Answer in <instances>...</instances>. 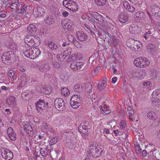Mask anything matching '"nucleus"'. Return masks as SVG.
<instances>
[{
  "mask_svg": "<svg viewBox=\"0 0 160 160\" xmlns=\"http://www.w3.org/2000/svg\"><path fill=\"white\" fill-rule=\"evenodd\" d=\"M135 148L137 153H140L142 152L141 148L139 144H137L135 146Z\"/></svg>",
  "mask_w": 160,
  "mask_h": 160,
  "instance_id": "49",
  "label": "nucleus"
},
{
  "mask_svg": "<svg viewBox=\"0 0 160 160\" xmlns=\"http://www.w3.org/2000/svg\"><path fill=\"white\" fill-rule=\"evenodd\" d=\"M147 115L148 117L151 120H155L157 119V115L153 111L148 112H147Z\"/></svg>",
  "mask_w": 160,
  "mask_h": 160,
  "instance_id": "19",
  "label": "nucleus"
},
{
  "mask_svg": "<svg viewBox=\"0 0 160 160\" xmlns=\"http://www.w3.org/2000/svg\"><path fill=\"white\" fill-rule=\"evenodd\" d=\"M35 104L36 109L38 111L40 112L45 106V102L44 100L39 99Z\"/></svg>",
  "mask_w": 160,
  "mask_h": 160,
  "instance_id": "8",
  "label": "nucleus"
},
{
  "mask_svg": "<svg viewBox=\"0 0 160 160\" xmlns=\"http://www.w3.org/2000/svg\"><path fill=\"white\" fill-rule=\"evenodd\" d=\"M96 19L98 21L101 22L103 21L102 17L100 14H99L97 18Z\"/></svg>",
  "mask_w": 160,
  "mask_h": 160,
  "instance_id": "58",
  "label": "nucleus"
},
{
  "mask_svg": "<svg viewBox=\"0 0 160 160\" xmlns=\"http://www.w3.org/2000/svg\"><path fill=\"white\" fill-rule=\"evenodd\" d=\"M134 15L136 17H138L142 19H145L146 18V15L143 12L138 11L136 12L134 14Z\"/></svg>",
  "mask_w": 160,
  "mask_h": 160,
  "instance_id": "25",
  "label": "nucleus"
},
{
  "mask_svg": "<svg viewBox=\"0 0 160 160\" xmlns=\"http://www.w3.org/2000/svg\"><path fill=\"white\" fill-rule=\"evenodd\" d=\"M38 10V7L34 8L33 10V14L35 17H40Z\"/></svg>",
  "mask_w": 160,
  "mask_h": 160,
  "instance_id": "45",
  "label": "nucleus"
},
{
  "mask_svg": "<svg viewBox=\"0 0 160 160\" xmlns=\"http://www.w3.org/2000/svg\"><path fill=\"white\" fill-rule=\"evenodd\" d=\"M54 43L51 42V41H48L47 42V44L48 45V46L52 50V46H53V45L54 44Z\"/></svg>",
  "mask_w": 160,
  "mask_h": 160,
  "instance_id": "56",
  "label": "nucleus"
},
{
  "mask_svg": "<svg viewBox=\"0 0 160 160\" xmlns=\"http://www.w3.org/2000/svg\"><path fill=\"white\" fill-rule=\"evenodd\" d=\"M76 34L78 39L80 41H85L87 38V35L82 32L78 31L77 32Z\"/></svg>",
  "mask_w": 160,
  "mask_h": 160,
  "instance_id": "15",
  "label": "nucleus"
},
{
  "mask_svg": "<svg viewBox=\"0 0 160 160\" xmlns=\"http://www.w3.org/2000/svg\"><path fill=\"white\" fill-rule=\"evenodd\" d=\"M2 158L6 160H10L13 157L12 152L7 149H5L2 152Z\"/></svg>",
  "mask_w": 160,
  "mask_h": 160,
  "instance_id": "6",
  "label": "nucleus"
},
{
  "mask_svg": "<svg viewBox=\"0 0 160 160\" xmlns=\"http://www.w3.org/2000/svg\"><path fill=\"white\" fill-rule=\"evenodd\" d=\"M62 15L64 17H66L68 15V12L66 11H63L62 12Z\"/></svg>",
  "mask_w": 160,
  "mask_h": 160,
  "instance_id": "62",
  "label": "nucleus"
},
{
  "mask_svg": "<svg viewBox=\"0 0 160 160\" xmlns=\"http://www.w3.org/2000/svg\"><path fill=\"white\" fill-rule=\"evenodd\" d=\"M8 137L12 141H15L17 138L16 134L14 132L12 133V134L10 135Z\"/></svg>",
  "mask_w": 160,
  "mask_h": 160,
  "instance_id": "50",
  "label": "nucleus"
},
{
  "mask_svg": "<svg viewBox=\"0 0 160 160\" xmlns=\"http://www.w3.org/2000/svg\"><path fill=\"white\" fill-rule=\"evenodd\" d=\"M84 123H82L78 127V129L79 131L83 134H86L87 133H88V130L89 129V126L84 125Z\"/></svg>",
  "mask_w": 160,
  "mask_h": 160,
  "instance_id": "9",
  "label": "nucleus"
},
{
  "mask_svg": "<svg viewBox=\"0 0 160 160\" xmlns=\"http://www.w3.org/2000/svg\"><path fill=\"white\" fill-rule=\"evenodd\" d=\"M14 56V53L12 51H8L4 53L2 57V59L3 62L7 63L8 61H11Z\"/></svg>",
  "mask_w": 160,
  "mask_h": 160,
  "instance_id": "5",
  "label": "nucleus"
},
{
  "mask_svg": "<svg viewBox=\"0 0 160 160\" xmlns=\"http://www.w3.org/2000/svg\"><path fill=\"white\" fill-rule=\"evenodd\" d=\"M24 128L26 133L29 134V135H32L33 134V132L31 127L29 124H25L24 125Z\"/></svg>",
  "mask_w": 160,
  "mask_h": 160,
  "instance_id": "18",
  "label": "nucleus"
},
{
  "mask_svg": "<svg viewBox=\"0 0 160 160\" xmlns=\"http://www.w3.org/2000/svg\"><path fill=\"white\" fill-rule=\"evenodd\" d=\"M143 85L146 87V88H147L148 89L150 88L151 83L149 82H144L143 83Z\"/></svg>",
  "mask_w": 160,
  "mask_h": 160,
  "instance_id": "51",
  "label": "nucleus"
},
{
  "mask_svg": "<svg viewBox=\"0 0 160 160\" xmlns=\"http://www.w3.org/2000/svg\"><path fill=\"white\" fill-rule=\"evenodd\" d=\"M76 65V62H73L71 63L70 65V68L73 71H77V68Z\"/></svg>",
  "mask_w": 160,
  "mask_h": 160,
  "instance_id": "47",
  "label": "nucleus"
},
{
  "mask_svg": "<svg viewBox=\"0 0 160 160\" xmlns=\"http://www.w3.org/2000/svg\"><path fill=\"white\" fill-rule=\"evenodd\" d=\"M99 13L95 12H94L92 13V16L96 19H97Z\"/></svg>",
  "mask_w": 160,
  "mask_h": 160,
  "instance_id": "59",
  "label": "nucleus"
},
{
  "mask_svg": "<svg viewBox=\"0 0 160 160\" xmlns=\"http://www.w3.org/2000/svg\"><path fill=\"white\" fill-rule=\"evenodd\" d=\"M68 39H72V41H71L70 40V39H69V40L71 42H73V43H74V42H76V41H77L76 39H75L72 36H70V37H69L68 38Z\"/></svg>",
  "mask_w": 160,
  "mask_h": 160,
  "instance_id": "57",
  "label": "nucleus"
},
{
  "mask_svg": "<svg viewBox=\"0 0 160 160\" xmlns=\"http://www.w3.org/2000/svg\"><path fill=\"white\" fill-rule=\"evenodd\" d=\"M61 93L62 95L66 97L69 95L70 92L69 90L67 88H63L61 89Z\"/></svg>",
  "mask_w": 160,
  "mask_h": 160,
  "instance_id": "31",
  "label": "nucleus"
},
{
  "mask_svg": "<svg viewBox=\"0 0 160 160\" xmlns=\"http://www.w3.org/2000/svg\"><path fill=\"white\" fill-rule=\"evenodd\" d=\"M54 106L58 111H62L65 109L63 100L61 98L56 99L54 101Z\"/></svg>",
  "mask_w": 160,
  "mask_h": 160,
  "instance_id": "4",
  "label": "nucleus"
},
{
  "mask_svg": "<svg viewBox=\"0 0 160 160\" xmlns=\"http://www.w3.org/2000/svg\"><path fill=\"white\" fill-rule=\"evenodd\" d=\"M14 132L12 128H9L8 129L7 133L8 136Z\"/></svg>",
  "mask_w": 160,
  "mask_h": 160,
  "instance_id": "52",
  "label": "nucleus"
},
{
  "mask_svg": "<svg viewBox=\"0 0 160 160\" xmlns=\"http://www.w3.org/2000/svg\"><path fill=\"white\" fill-rule=\"evenodd\" d=\"M57 57L59 60L62 61L66 58V55L63 52L60 55H57Z\"/></svg>",
  "mask_w": 160,
  "mask_h": 160,
  "instance_id": "37",
  "label": "nucleus"
},
{
  "mask_svg": "<svg viewBox=\"0 0 160 160\" xmlns=\"http://www.w3.org/2000/svg\"><path fill=\"white\" fill-rule=\"evenodd\" d=\"M15 98L14 97L10 96L6 100V103L8 105H15L16 104V101Z\"/></svg>",
  "mask_w": 160,
  "mask_h": 160,
  "instance_id": "20",
  "label": "nucleus"
},
{
  "mask_svg": "<svg viewBox=\"0 0 160 160\" xmlns=\"http://www.w3.org/2000/svg\"><path fill=\"white\" fill-rule=\"evenodd\" d=\"M36 38L32 36H27L24 38L25 43H28V42L30 41L31 40H35Z\"/></svg>",
  "mask_w": 160,
  "mask_h": 160,
  "instance_id": "35",
  "label": "nucleus"
},
{
  "mask_svg": "<svg viewBox=\"0 0 160 160\" xmlns=\"http://www.w3.org/2000/svg\"><path fill=\"white\" fill-rule=\"evenodd\" d=\"M155 48L154 45L152 44H149L147 47V51L149 52H153L154 51Z\"/></svg>",
  "mask_w": 160,
  "mask_h": 160,
  "instance_id": "32",
  "label": "nucleus"
},
{
  "mask_svg": "<svg viewBox=\"0 0 160 160\" xmlns=\"http://www.w3.org/2000/svg\"><path fill=\"white\" fill-rule=\"evenodd\" d=\"M81 102H70L71 106L74 108H77L80 105V103Z\"/></svg>",
  "mask_w": 160,
  "mask_h": 160,
  "instance_id": "34",
  "label": "nucleus"
},
{
  "mask_svg": "<svg viewBox=\"0 0 160 160\" xmlns=\"http://www.w3.org/2000/svg\"><path fill=\"white\" fill-rule=\"evenodd\" d=\"M50 67L48 64H43L39 68V70L42 72H45L50 69Z\"/></svg>",
  "mask_w": 160,
  "mask_h": 160,
  "instance_id": "24",
  "label": "nucleus"
},
{
  "mask_svg": "<svg viewBox=\"0 0 160 160\" xmlns=\"http://www.w3.org/2000/svg\"><path fill=\"white\" fill-rule=\"evenodd\" d=\"M71 2H72V1H68L67 0H64L62 2L63 5L64 6H65L66 8V7H69Z\"/></svg>",
  "mask_w": 160,
  "mask_h": 160,
  "instance_id": "46",
  "label": "nucleus"
},
{
  "mask_svg": "<svg viewBox=\"0 0 160 160\" xmlns=\"http://www.w3.org/2000/svg\"><path fill=\"white\" fill-rule=\"evenodd\" d=\"M33 49L34 50V52H35L37 58L38 57L39 55H40L41 52L38 49L33 48Z\"/></svg>",
  "mask_w": 160,
  "mask_h": 160,
  "instance_id": "53",
  "label": "nucleus"
},
{
  "mask_svg": "<svg viewBox=\"0 0 160 160\" xmlns=\"http://www.w3.org/2000/svg\"><path fill=\"white\" fill-rule=\"evenodd\" d=\"M62 25L64 28H66L68 30H70L72 28V26L71 25L70 22L66 23L65 24H63V22H62Z\"/></svg>",
  "mask_w": 160,
  "mask_h": 160,
  "instance_id": "38",
  "label": "nucleus"
},
{
  "mask_svg": "<svg viewBox=\"0 0 160 160\" xmlns=\"http://www.w3.org/2000/svg\"><path fill=\"white\" fill-rule=\"evenodd\" d=\"M107 86V81L106 78L99 82L98 87L99 91H102Z\"/></svg>",
  "mask_w": 160,
  "mask_h": 160,
  "instance_id": "17",
  "label": "nucleus"
},
{
  "mask_svg": "<svg viewBox=\"0 0 160 160\" xmlns=\"http://www.w3.org/2000/svg\"><path fill=\"white\" fill-rule=\"evenodd\" d=\"M146 73L145 71H136L132 73V77L135 78H138L142 79L146 76Z\"/></svg>",
  "mask_w": 160,
  "mask_h": 160,
  "instance_id": "7",
  "label": "nucleus"
},
{
  "mask_svg": "<svg viewBox=\"0 0 160 160\" xmlns=\"http://www.w3.org/2000/svg\"><path fill=\"white\" fill-rule=\"evenodd\" d=\"M142 47V45L141 42L138 41H134V45L132 46L134 50H138L140 49Z\"/></svg>",
  "mask_w": 160,
  "mask_h": 160,
  "instance_id": "29",
  "label": "nucleus"
},
{
  "mask_svg": "<svg viewBox=\"0 0 160 160\" xmlns=\"http://www.w3.org/2000/svg\"><path fill=\"white\" fill-rule=\"evenodd\" d=\"M138 27V26H135L134 25H131L129 27V31L132 33H137Z\"/></svg>",
  "mask_w": 160,
  "mask_h": 160,
  "instance_id": "27",
  "label": "nucleus"
},
{
  "mask_svg": "<svg viewBox=\"0 0 160 160\" xmlns=\"http://www.w3.org/2000/svg\"><path fill=\"white\" fill-rule=\"evenodd\" d=\"M9 2H11L10 7L13 11H18L20 5L18 2H14V0H7Z\"/></svg>",
  "mask_w": 160,
  "mask_h": 160,
  "instance_id": "16",
  "label": "nucleus"
},
{
  "mask_svg": "<svg viewBox=\"0 0 160 160\" xmlns=\"http://www.w3.org/2000/svg\"><path fill=\"white\" fill-rule=\"evenodd\" d=\"M35 40H31L30 41L28 42V43L26 44L28 46V47H33L35 45Z\"/></svg>",
  "mask_w": 160,
  "mask_h": 160,
  "instance_id": "40",
  "label": "nucleus"
},
{
  "mask_svg": "<svg viewBox=\"0 0 160 160\" xmlns=\"http://www.w3.org/2000/svg\"><path fill=\"white\" fill-rule=\"evenodd\" d=\"M84 29L88 32H89V31H91V28L90 27L86 24H84Z\"/></svg>",
  "mask_w": 160,
  "mask_h": 160,
  "instance_id": "55",
  "label": "nucleus"
},
{
  "mask_svg": "<svg viewBox=\"0 0 160 160\" xmlns=\"http://www.w3.org/2000/svg\"><path fill=\"white\" fill-rule=\"evenodd\" d=\"M140 68H143L148 66L150 63L148 59L144 57H140Z\"/></svg>",
  "mask_w": 160,
  "mask_h": 160,
  "instance_id": "10",
  "label": "nucleus"
},
{
  "mask_svg": "<svg viewBox=\"0 0 160 160\" xmlns=\"http://www.w3.org/2000/svg\"><path fill=\"white\" fill-rule=\"evenodd\" d=\"M34 49H33V52H32V53L30 54L31 56L30 58L34 59V58H37L36 52H34Z\"/></svg>",
  "mask_w": 160,
  "mask_h": 160,
  "instance_id": "54",
  "label": "nucleus"
},
{
  "mask_svg": "<svg viewBox=\"0 0 160 160\" xmlns=\"http://www.w3.org/2000/svg\"><path fill=\"white\" fill-rule=\"evenodd\" d=\"M66 8L73 12H76L78 10V6L77 3L73 1H72L70 2L69 7H66Z\"/></svg>",
  "mask_w": 160,
  "mask_h": 160,
  "instance_id": "13",
  "label": "nucleus"
},
{
  "mask_svg": "<svg viewBox=\"0 0 160 160\" xmlns=\"http://www.w3.org/2000/svg\"><path fill=\"white\" fill-rule=\"evenodd\" d=\"M45 22L48 25H51L54 22L53 18L52 17L47 16L45 19Z\"/></svg>",
  "mask_w": 160,
  "mask_h": 160,
  "instance_id": "23",
  "label": "nucleus"
},
{
  "mask_svg": "<svg viewBox=\"0 0 160 160\" xmlns=\"http://www.w3.org/2000/svg\"><path fill=\"white\" fill-rule=\"evenodd\" d=\"M40 153L41 156L43 157H46L48 154V152H46L45 150V148H41L40 149Z\"/></svg>",
  "mask_w": 160,
  "mask_h": 160,
  "instance_id": "41",
  "label": "nucleus"
},
{
  "mask_svg": "<svg viewBox=\"0 0 160 160\" xmlns=\"http://www.w3.org/2000/svg\"><path fill=\"white\" fill-rule=\"evenodd\" d=\"M81 102V99L80 97V96H79L77 95H74L71 98L70 102Z\"/></svg>",
  "mask_w": 160,
  "mask_h": 160,
  "instance_id": "28",
  "label": "nucleus"
},
{
  "mask_svg": "<svg viewBox=\"0 0 160 160\" xmlns=\"http://www.w3.org/2000/svg\"><path fill=\"white\" fill-rule=\"evenodd\" d=\"M106 0H95V2L98 6H104L106 3Z\"/></svg>",
  "mask_w": 160,
  "mask_h": 160,
  "instance_id": "33",
  "label": "nucleus"
},
{
  "mask_svg": "<svg viewBox=\"0 0 160 160\" xmlns=\"http://www.w3.org/2000/svg\"><path fill=\"white\" fill-rule=\"evenodd\" d=\"M27 6L24 5L23 6H21L20 8H18L17 12L19 13L24 14L26 13V11L27 9Z\"/></svg>",
  "mask_w": 160,
  "mask_h": 160,
  "instance_id": "30",
  "label": "nucleus"
},
{
  "mask_svg": "<svg viewBox=\"0 0 160 160\" xmlns=\"http://www.w3.org/2000/svg\"><path fill=\"white\" fill-rule=\"evenodd\" d=\"M152 97L154 98L160 99V89L156 90L153 92L152 94Z\"/></svg>",
  "mask_w": 160,
  "mask_h": 160,
  "instance_id": "21",
  "label": "nucleus"
},
{
  "mask_svg": "<svg viewBox=\"0 0 160 160\" xmlns=\"http://www.w3.org/2000/svg\"><path fill=\"white\" fill-rule=\"evenodd\" d=\"M88 156V157L92 156L93 157L97 158L102 154V153L105 152V151L102 150L99 147H97L94 144L92 143L89 147V149L87 151Z\"/></svg>",
  "mask_w": 160,
  "mask_h": 160,
  "instance_id": "1",
  "label": "nucleus"
},
{
  "mask_svg": "<svg viewBox=\"0 0 160 160\" xmlns=\"http://www.w3.org/2000/svg\"><path fill=\"white\" fill-rule=\"evenodd\" d=\"M9 76L10 77H12L14 74V72L13 70H10L9 72Z\"/></svg>",
  "mask_w": 160,
  "mask_h": 160,
  "instance_id": "60",
  "label": "nucleus"
},
{
  "mask_svg": "<svg viewBox=\"0 0 160 160\" xmlns=\"http://www.w3.org/2000/svg\"><path fill=\"white\" fill-rule=\"evenodd\" d=\"M120 128L123 129L126 126V122L124 120H122L120 123Z\"/></svg>",
  "mask_w": 160,
  "mask_h": 160,
  "instance_id": "48",
  "label": "nucleus"
},
{
  "mask_svg": "<svg viewBox=\"0 0 160 160\" xmlns=\"http://www.w3.org/2000/svg\"><path fill=\"white\" fill-rule=\"evenodd\" d=\"M133 63L137 67L140 68V57L137 58L134 60Z\"/></svg>",
  "mask_w": 160,
  "mask_h": 160,
  "instance_id": "39",
  "label": "nucleus"
},
{
  "mask_svg": "<svg viewBox=\"0 0 160 160\" xmlns=\"http://www.w3.org/2000/svg\"><path fill=\"white\" fill-rule=\"evenodd\" d=\"M76 65L77 68V70L78 69H80L82 68V67L83 66L84 64L83 62H76Z\"/></svg>",
  "mask_w": 160,
  "mask_h": 160,
  "instance_id": "42",
  "label": "nucleus"
},
{
  "mask_svg": "<svg viewBox=\"0 0 160 160\" xmlns=\"http://www.w3.org/2000/svg\"><path fill=\"white\" fill-rule=\"evenodd\" d=\"M153 157L157 160H160V152H156V149L154 150L152 153Z\"/></svg>",
  "mask_w": 160,
  "mask_h": 160,
  "instance_id": "36",
  "label": "nucleus"
},
{
  "mask_svg": "<svg viewBox=\"0 0 160 160\" xmlns=\"http://www.w3.org/2000/svg\"><path fill=\"white\" fill-rule=\"evenodd\" d=\"M128 18V15L125 12H122L119 15V19L120 22L122 23H124L126 22Z\"/></svg>",
  "mask_w": 160,
  "mask_h": 160,
  "instance_id": "11",
  "label": "nucleus"
},
{
  "mask_svg": "<svg viewBox=\"0 0 160 160\" xmlns=\"http://www.w3.org/2000/svg\"><path fill=\"white\" fill-rule=\"evenodd\" d=\"M33 49L32 47H26L23 50V53L26 57L30 58V54L33 52Z\"/></svg>",
  "mask_w": 160,
  "mask_h": 160,
  "instance_id": "12",
  "label": "nucleus"
},
{
  "mask_svg": "<svg viewBox=\"0 0 160 160\" xmlns=\"http://www.w3.org/2000/svg\"><path fill=\"white\" fill-rule=\"evenodd\" d=\"M74 91L77 92H82L83 88L82 86L80 84H77L73 88Z\"/></svg>",
  "mask_w": 160,
  "mask_h": 160,
  "instance_id": "26",
  "label": "nucleus"
},
{
  "mask_svg": "<svg viewBox=\"0 0 160 160\" xmlns=\"http://www.w3.org/2000/svg\"><path fill=\"white\" fill-rule=\"evenodd\" d=\"M105 26L107 25V28H106V26H103L102 27V29H101L102 31H103L102 30L104 28V29H105V28H107L108 31L109 30V32H111L112 34H114L116 33L117 32V30L116 28L114 26H113L111 25L110 23H109V24H105Z\"/></svg>",
  "mask_w": 160,
  "mask_h": 160,
  "instance_id": "14",
  "label": "nucleus"
},
{
  "mask_svg": "<svg viewBox=\"0 0 160 160\" xmlns=\"http://www.w3.org/2000/svg\"><path fill=\"white\" fill-rule=\"evenodd\" d=\"M27 31L31 33L35 32L36 31V28L33 24H30L28 27L27 28Z\"/></svg>",
  "mask_w": 160,
  "mask_h": 160,
  "instance_id": "22",
  "label": "nucleus"
},
{
  "mask_svg": "<svg viewBox=\"0 0 160 160\" xmlns=\"http://www.w3.org/2000/svg\"><path fill=\"white\" fill-rule=\"evenodd\" d=\"M53 66L55 68H58L60 66V64L57 62L53 64Z\"/></svg>",
  "mask_w": 160,
  "mask_h": 160,
  "instance_id": "64",
  "label": "nucleus"
},
{
  "mask_svg": "<svg viewBox=\"0 0 160 160\" xmlns=\"http://www.w3.org/2000/svg\"><path fill=\"white\" fill-rule=\"evenodd\" d=\"M57 138L56 137L51 139L49 143L50 145L51 146L55 144L57 142Z\"/></svg>",
  "mask_w": 160,
  "mask_h": 160,
  "instance_id": "43",
  "label": "nucleus"
},
{
  "mask_svg": "<svg viewBox=\"0 0 160 160\" xmlns=\"http://www.w3.org/2000/svg\"><path fill=\"white\" fill-rule=\"evenodd\" d=\"M38 10L40 17H42L44 15V10L43 8L41 7H38Z\"/></svg>",
  "mask_w": 160,
  "mask_h": 160,
  "instance_id": "44",
  "label": "nucleus"
},
{
  "mask_svg": "<svg viewBox=\"0 0 160 160\" xmlns=\"http://www.w3.org/2000/svg\"><path fill=\"white\" fill-rule=\"evenodd\" d=\"M130 2L123 1L122 4L125 9L129 12H133L136 8V4L134 0H128Z\"/></svg>",
  "mask_w": 160,
  "mask_h": 160,
  "instance_id": "2",
  "label": "nucleus"
},
{
  "mask_svg": "<svg viewBox=\"0 0 160 160\" xmlns=\"http://www.w3.org/2000/svg\"><path fill=\"white\" fill-rule=\"evenodd\" d=\"M72 51L71 48H68V52H66V58L67 57V56H69L70 55L71 53V51Z\"/></svg>",
  "mask_w": 160,
  "mask_h": 160,
  "instance_id": "63",
  "label": "nucleus"
},
{
  "mask_svg": "<svg viewBox=\"0 0 160 160\" xmlns=\"http://www.w3.org/2000/svg\"><path fill=\"white\" fill-rule=\"evenodd\" d=\"M103 30L104 32L105 33V38H108V42L109 43L112 42L113 43V44L114 45H116L118 44V41L116 38L113 35H112L110 34L108 31L107 28H105L104 29V28L102 30Z\"/></svg>",
  "mask_w": 160,
  "mask_h": 160,
  "instance_id": "3",
  "label": "nucleus"
},
{
  "mask_svg": "<svg viewBox=\"0 0 160 160\" xmlns=\"http://www.w3.org/2000/svg\"><path fill=\"white\" fill-rule=\"evenodd\" d=\"M100 69V66L97 67L94 70V72L96 73H97Z\"/></svg>",
  "mask_w": 160,
  "mask_h": 160,
  "instance_id": "61",
  "label": "nucleus"
}]
</instances>
